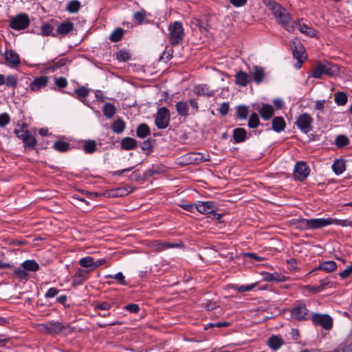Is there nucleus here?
<instances>
[{
  "label": "nucleus",
  "mask_w": 352,
  "mask_h": 352,
  "mask_svg": "<svg viewBox=\"0 0 352 352\" xmlns=\"http://www.w3.org/2000/svg\"><path fill=\"white\" fill-rule=\"evenodd\" d=\"M88 274L81 268L77 269L76 273L72 276V286L77 287L82 284L84 281L88 279Z\"/></svg>",
  "instance_id": "a211bd4d"
},
{
  "label": "nucleus",
  "mask_w": 352,
  "mask_h": 352,
  "mask_svg": "<svg viewBox=\"0 0 352 352\" xmlns=\"http://www.w3.org/2000/svg\"><path fill=\"white\" fill-rule=\"evenodd\" d=\"M49 82V77L41 76L36 78L30 85V90L31 91H38L41 88L47 86Z\"/></svg>",
  "instance_id": "f3484780"
},
{
  "label": "nucleus",
  "mask_w": 352,
  "mask_h": 352,
  "mask_svg": "<svg viewBox=\"0 0 352 352\" xmlns=\"http://www.w3.org/2000/svg\"><path fill=\"white\" fill-rule=\"evenodd\" d=\"M251 79L257 85L261 84L265 78V72L263 67L254 65L252 67V71L250 72Z\"/></svg>",
  "instance_id": "dca6fc26"
},
{
  "label": "nucleus",
  "mask_w": 352,
  "mask_h": 352,
  "mask_svg": "<svg viewBox=\"0 0 352 352\" xmlns=\"http://www.w3.org/2000/svg\"><path fill=\"white\" fill-rule=\"evenodd\" d=\"M339 276L342 278H346L352 274V262L351 265L348 266L345 270L342 272H339Z\"/></svg>",
  "instance_id": "5fc2aeb1"
},
{
  "label": "nucleus",
  "mask_w": 352,
  "mask_h": 352,
  "mask_svg": "<svg viewBox=\"0 0 352 352\" xmlns=\"http://www.w3.org/2000/svg\"><path fill=\"white\" fill-rule=\"evenodd\" d=\"M193 93L197 96H206L211 97L214 96V92L213 90H210L207 85H199L195 86L193 89Z\"/></svg>",
  "instance_id": "5701e85b"
},
{
  "label": "nucleus",
  "mask_w": 352,
  "mask_h": 352,
  "mask_svg": "<svg viewBox=\"0 0 352 352\" xmlns=\"http://www.w3.org/2000/svg\"><path fill=\"white\" fill-rule=\"evenodd\" d=\"M310 169L307 164L304 162H298L294 169V177L295 179L302 182L309 175Z\"/></svg>",
  "instance_id": "ddd939ff"
},
{
  "label": "nucleus",
  "mask_w": 352,
  "mask_h": 352,
  "mask_svg": "<svg viewBox=\"0 0 352 352\" xmlns=\"http://www.w3.org/2000/svg\"><path fill=\"white\" fill-rule=\"evenodd\" d=\"M189 104L192 108V111L190 113L192 115H195L199 111V107L198 102L197 101L196 99L190 98L189 100Z\"/></svg>",
  "instance_id": "6e6d98bb"
},
{
  "label": "nucleus",
  "mask_w": 352,
  "mask_h": 352,
  "mask_svg": "<svg viewBox=\"0 0 352 352\" xmlns=\"http://www.w3.org/2000/svg\"><path fill=\"white\" fill-rule=\"evenodd\" d=\"M74 25L69 21H65L61 23L56 29L58 34L67 35L74 30Z\"/></svg>",
  "instance_id": "b1692460"
},
{
  "label": "nucleus",
  "mask_w": 352,
  "mask_h": 352,
  "mask_svg": "<svg viewBox=\"0 0 352 352\" xmlns=\"http://www.w3.org/2000/svg\"><path fill=\"white\" fill-rule=\"evenodd\" d=\"M150 132L149 126L144 123L140 124L136 130L137 136L140 138H145L150 134Z\"/></svg>",
  "instance_id": "c9c22d12"
},
{
  "label": "nucleus",
  "mask_w": 352,
  "mask_h": 352,
  "mask_svg": "<svg viewBox=\"0 0 352 352\" xmlns=\"http://www.w3.org/2000/svg\"><path fill=\"white\" fill-rule=\"evenodd\" d=\"M326 103L325 100H318L315 102V107L316 110H319L322 111L324 109V104Z\"/></svg>",
  "instance_id": "69168bd1"
},
{
  "label": "nucleus",
  "mask_w": 352,
  "mask_h": 352,
  "mask_svg": "<svg viewBox=\"0 0 352 352\" xmlns=\"http://www.w3.org/2000/svg\"><path fill=\"white\" fill-rule=\"evenodd\" d=\"M339 72V67L330 62H320L314 68L311 76L316 78H320L322 75L329 76H336Z\"/></svg>",
  "instance_id": "20e7f679"
},
{
  "label": "nucleus",
  "mask_w": 352,
  "mask_h": 352,
  "mask_svg": "<svg viewBox=\"0 0 352 352\" xmlns=\"http://www.w3.org/2000/svg\"><path fill=\"white\" fill-rule=\"evenodd\" d=\"M177 113L182 117L186 118L189 116V106L186 101H179L175 104Z\"/></svg>",
  "instance_id": "bb28decb"
},
{
  "label": "nucleus",
  "mask_w": 352,
  "mask_h": 352,
  "mask_svg": "<svg viewBox=\"0 0 352 352\" xmlns=\"http://www.w3.org/2000/svg\"><path fill=\"white\" fill-rule=\"evenodd\" d=\"M288 265V269L290 271H294L297 270L296 260L295 258H290L287 261Z\"/></svg>",
  "instance_id": "338daca9"
},
{
  "label": "nucleus",
  "mask_w": 352,
  "mask_h": 352,
  "mask_svg": "<svg viewBox=\"0 0 352 352\" xmlns=\"http://www.w3.org/2000/svg\"><path fill=\"white\" fill-rule=\"evenodd\" d=\"M337 268V264L333 261H327L321 263L319 266L314 269L310 273L314 272L316 270H322L325 272L329 273L335 271Z\"/></svg>",
  "instance_id": "aec40b11"
},
{
  "label": "nucleus",
  "mask_w": 352,
  "mask_h": 352,
  "mask_svg": "<svg viewBox=\"0 0 352 352\" xmlns=\"http://www.w3.org/2000/svg\"><path fill=\"white\" fill-rule=\"evenodd\" d=\"M120 146L124 150H133L137 147V141L134 138L126 137L122 139Z\"/></svg>",
  "instance_id": "c85d7f7f"
},
{
  "label": "nucleus",
  "mask_w": 352,
  "mask_h": 352,
  "mask_svg": "<svg viewBox=\"0 0 352 352\" xmlns=\"http://www.w3.org/2000/svg\"><path fill=\"white\" fill-rule=\"evenodd\" d=\"M59 292V290L56 287L50 288L45 294V298H51L56 296Z\"/></svg>",
  "instance_id": "680f3d73"
},
{
  "label": "nucleus",
  "mask_w": 352,
  "mask_h": 352,
  "mask_svg": "<svg viewBox=\"0 0 352 352\" xmlns=\"http://www.w3.org/2000/svg\"><path fill=\"white\" fill-rule=\"evenodd\" d=\"M258 113L264 120H269L274 114V107L269 104H263Z\"/></svg>",
  "instance_id": "6ab92c4d"
},
{
  "label": "nucleus",
  "mask_w": 352,
  "mask_h": 352,
  "mask_svg": "<svg viewBox=\"0 0 352 352\" xmlns=\"http://www.w3.org/2000/svg\"><path fill=\"white\" fill-rule=\"evenodd\" d=\"M295 25L302 34L309 37L316 36V31L313 28L303 23L302 19H298L295 22Z\"/></svg>",
  "instance_id": "2eb2a0df"
},
{
  "label": "nucleus",
  "mask_w": 352,
  "mask_h": 352,
  "mask_svg": "<svg viewBox=\"0 0 352 352\" xmlns=\"http://www.w3.org/2000/svg\"><path fill=\"white\" fill-rule=\"evenodd\" d=\"M83 150L87 154H92L97 150V144L94 140H85L83 144Z\"/></svg>",
  "instance_id": "72a5a7b5"
},
{
  "label": "nucleus",
  "mask_w": 352,
  "mask_h": 352,
  "mask_svg": "<svg viewBox=\"0 0 352 352\" xmlns=\"http://www.w3.org/2000/svg\"><path fill=\"white\" fill-rule=\"evenodd\" d=\"M311 320L314 325L320 326L325 330H330L333 327V318L328 314L314 313Z\"/></svg>",
  "instance_id": "9d476101"
},
{
  "label": "nucleus",
  "mask_w": 352,
  "mask_h": 352,
  "mask_svg": "<svg viewBox=\"0 0 352 352\" xmlns=\"http://www.w3.org/2000/svg\"><path fill=\"white\" fill-rule=\"evenodd\" d=\"M268 6L277 23L287 32H293L295 30V25L291 23L292 16L287 10L275 1L270 2Z\"/></svg>",
  "instance_id": "f257e3e1"
},
{
  "label": "nucleus",
  "mask_w": 352,
  "mask_h": 352,
  "mask_svg": "<svg viewBox=\"0 0 352 352\" xmlns=\"http://www.w3.org/2000/svg\"><path fill=\"white\" fill-rule=\"evenodd\" d=\"M346 169L345 161L342 159H338L334 161L332 164V170L336 175H339L343 173Z\"/></svg>",
  "instance_id": "c756f323"
},
{
  "label": "nucleus",
  "mask_w": 352,
  "mask_h": 352,
  "mask_svg": "<svg viewBox=\"0 0 352 352\" xmlns=\"http://www.w3.org/2000/svg\"><path fill=\"white\" fill-rule=\"evenodd\" d=\"M146 16V12L144 10L135 12L133 14V21L138 25L142 24Z\"/></svg>",
  "instance_id": "49530a36"
},
{
  "label": "nucleus",
  "mask_w": 352,
  "mask_h": 352,
  "mask_svg": "<svg viewBox=\"0 0 352 352\" xmlns=\"http://www.w3.org/2000/svg\"><path fill=\"white\" fill-rule=\"evenodd\" d=\"M40 269L39 264L34 260H26L21 264V267L14 269V274L20 280H27L29 272H36Z\"/></svg>",
  "instance_id": "39448f33"
},
{
  "label": "nucleus",
  "mask_w": 352,
  "mask_h": 352,
  "mask_svg": "<svg viewBox=\"0 0 352 352\" xmlns=\"http://www.w3.org/2000/svg\"><path fill=\"white\" fill-rule=\"evenodd\" d=\"M40 330H43L49 335H58L60 333L69 334L73 331V329L68 324L58 321H48L39 324Z\"/></svg>",
  "instance_id": "f03ea898"
},
{
  "label": "nucleus",
  "mask_w": 352,
  "mask_h": 352,
  "mask_svg": "<svg viewBox=\"0 0 352 352\" xmlns=\"http://www.w3.org/2000/svg\"><path fill=\"white\" fill-rule=\"evenodd\" d=\"M178 245V244L173 243H159L157 245L156 250L158 251H162L166 249L177 247Z\"/></svg>",
  "instance_id": "3c124183"
},
{
  "label": "nucleus",
  "mask_w": 352,
  "mask_h": 352,
  "mask_svg": "<svg viewBox=\"0 0 352 352\" xmlns=\"http://www.w3.org/2000/svg\"><path fill=\"white\" fill-rule=\"evenodd\" d=\"M24 147L25 148L34 149L37 144L36 139L32 135L30 134L28 137H26L23 141Z\"/></svg>",
  "instance_id": "a19ab883"
},
{
  "label": "nucleus",
  "mask_w": 352,
  "mask_h": 352,
  "mask_svg": "<svg viewBox=\"0 0 352 352\" xmlns=\"http://www.w3.org/2000/svg\"><path fill=\"white\" fill-rule=\"evenodd\" d=\"M126 309L131 313H138L140 307L137 304H129L126 306Z\"/></svg>",
  "instance_id": "774afa93"
},
{
  "label": "nucleus",
  "mask_w": 352,
  "mask_h": 352,
  "mask_svg": "<svg viewBox=\"0 0 352 352\" xmlns=\"http://www.w3.org/2000/svg\"><path fill=\"white\" fill-rule=\"evenodd\" d=\"M89 92L90 89L85 87V86L77 88L74 91V94L76 95V98L81 102H84V99H85L89 96Z\"/></svg>",
  "instance_id": "4c0bfd02"
},
{
  "label": "nucleus",
  "mask_w": 352,
  "mask_h": 352,
  "mask_svg": "<svg viewBox=\"0 0 352 352\" xmlns=\"http://www.w3.org/2000/svg\"><path fill=\"white\" fill-rule=\"evenodd\" d=\"M125 127V122L121 118L116 119L111 126L113 131L117 134L122 133L124 131Z\"/></svg>",
  "instance_id": "f704fd0d"
},
{
  "label": "nucleus",
  "mask_w": 352,
  "mask_h": 352,
  "mask_svg": "<svg viewBox=\"0 0 352 352\" xmlns=\"http://www.w3.org/2000/svg\"><path fill=\"white\" fill-rule=\"evenodd\" d=\"M124 35V30L121 28H116L109 36V39L112 42H118Z\"/></svg>",
  "instance_id": "79ce46f5"
},
{
  "label": "nucleus",
  "mask_w": 352,
  "mask_h": 352,
  "mask_svg": "<svg viewBox=\"0 0 352 352\" xmlns=\"http://www.w3.org/2000/svg\"><path fill=\"white\" fill-rule=\"evenodd\" d=\"M67 63V60L65 58H61V59H59L58 61H56V62H54L51 68L53 69V70H55L58 68H60L63 66H65V64Z\"/></svg>",
  "instance_id": "e2e57ef3"
},
{
  "label": "nucleus",
  "mask_w": 352,
  "mask_h": 352,
  "mask_svg": "<svg viewBox=\"0 0 352 352\" xmlns=\"http://www.w3.org/2000/svg\"><path fill=\"white\" fill-rule=\"evenodd\" d=\"M232 138L236 143H241L247 139V131L243 128H236L233 130Z\"/></svg>",
  "instance_id": "cd10ccee"
},
{
  "label": "nucleus",
  "mask_w": 352,
  "mask_h": 352,
  "mask_svg": "<svg viewBox=\"0 0 352 352\" xmlns=\"http://www.w3.org/2000/svg\"><path fill=\"white\" fill-rule=\"evenodd\" d=\"M189 163L199 164L202 162L207 161L206 159H204V156L201 153H191L188 154Z\"/></svg>",
  "instance_id": "c03bdc74"
},
{
  "label": "nucleus",
  "mask_w": 352,
  "mask_h": 352,
  "mask_svg": "<svg viewBox=\"0 0 352 352\" xmlns=\"http://www.w3.org/2000/svg\"><path fill=\"white\" fill-rule=\"evenodd\" d=\"M10 121V117L7 113L0 114V127H4Z\"/></svg>",
  "instance_id": "864d4df0"
},
{
  "label": "nucleus",
  "mask_w": 352,
  "mask_h": 352,
  "mask_svg": "<svg viewBox=\"0 0 352 352\" xmlns=\"http://www.w3.org/2000/svg\"><path fill=\"white\" fill-rule=\"evenodd\" d=\"M111 307V305L109 303L104 302L98 303V304L96 305L95 309H100V310L107 311L109 310Z\"/></svg>",
  "instance_id": "0e129e2a"
},
{
  "label": "nucleus",
  "mask_w": 352,
  "mask_h": 352,
  "mask_svg": "<svg viewBox=\"0 0 352 352\" xmlns=\"http://www.w3.org/2000/svg\"><path fill=\"white\" fill-rule=\"evenodd\" d=\"M349 143L348 138L344 135H339L336 137L335 140V144L338 148H342L346 146Z\"/></svg>",
  "instance_id": "de8ad7c7"
},
{
  "label": "nucleus",
  "mask_w": 352,
  "mask_h": 352,
  "mask_svg": "<svg viewBox=\"0 0 352 352\" xmlns=\"http://www.w3.org/2000/svg\"><path fill=\"white\" fill-rule=\"evenodd\" d=\"M335 102L339 106H344L347 103V95L342 91H339L334 94Z\"/></svg>",
  "instance_id": "58836bf2"
},
{
  "label": "nucleus",
  "mask_w": 352,
  "mask_h": 352,
  "mask_svg": "<svg viewBox=\"0 0 352 352\" xmlns=\"http://www.w3.org/2000/svg\"><path fill=\"white\" fill-rule=\"evenodd\" d=\"M81 5L78 0H72L67 5V10L69 13H76L80 8Z\"/></svg>",
  "instance_id": "37998d69"
},
{
  "label": "nucleus",
  "mask_w": 352,
  "mask_h": 352,
  "mask_svg": "<svg viewBox=\"0 0 352 352\" xmlns=\"http://www.w3.org/2000/svg\"><path fill=\"white\" fill-rule=\"evenodd\" d=\"M103 114L107 118H111L116 112V107L113 103L107 102L102 108Z\"/></svg>",
  "instance_id": "2f4dec72"
},
{
  "label": "nucleus",
  "mask_w": 352,
  "mask_h": 352,
  "mask_svg": "<svg viewBox=\"0 0 352 352\" xmlns=\"http://www.w3.org/2000/svg\"><path fill=\"white\" fill-rule=\"evenodd\" d=\"M52 147L58 152L64 153L70 149V144L65 141L58 140L54 142Z\"/></svg>",
  "instance_id": "473e14b6"
},
{
  "label": "nucleus",
  "mask_w": 352,
  "mask_h": 352,
  "mask_svg": "<svg viewBox=\"0 0 352 352\" xmlns=\"http://www.w3.org/2000/svg\"><path fill=\"white\" fill-rule=\"evenodd\" d=\"M264 279L267 281H281L282 278L280 276L277 274L265 273L264 275Z\"/></svg>",
  "instance_id": "603ef678"
},
{
  "label": "nucleus",
  "mask_w": 352,
  "mask_h": 352,
  "mask_svg": "<svg viewBox=\"0 0 352 352\" xmlns=\"http://www.w3.org/2000/svg\"><path fill=\"white\" fill-rule=\"evenodd\" d=\"M5 58L6 60L14 67L19 66L21 64V60L19 55L12 50H7L6 52Z\"/></svg>",
  "instance_id": "4be33fe9"
},
{
  "label": "nucleus",
  "mask_w": 352,
  "mask_h": 352,
  "mask_svg": "<svg viewBox=\"0 0 352 352\" xmlns=\"http://www.w3.org/2000/svg\"><path fill=\"white\" fill-rule=\"evenodd\" d=\"M78 263L81 267L86 269L84 270L87 273H90L94 270V258L91 256H88L80 258Z\"/></svg>",
  "instance_id": "a878e982"
},
{
  "label": "nucleus",
  "mask_w": 352,
  "mask_h": 352,
  "mask_svg": "<svg viewBox=\"0 0 352 352\" xmlns=\"http://www.w3.org/2000/svg\"><path fill=\"white\" fill-rule=\"evenodd\" d=\"M311 313L304 302H298L291 310V316L293 319L298 321H305L310 320L312 316Z\"/></svg>",
  "instance_id": "0eeeda50"
},
{
  "label": "nucleus",
  "mask_w": 352,
  "mask_h": 352,
  "mask_svg": "<svg viewBox=\"0 0 352 352\" xmlns=\"http://www.w3.org/2000/svg\"><path fill=\"white\" fill-rule=\"evenodd\" d=\"M260 120L256 113L253 112L249 117L248 126L250 129H256L260 125Z\"/></svg>",
  "instance_id": "ea45409f"
},
{
  "label": "nucleus",
  "mask_w": 352,
  "mask_h": 352,
  "mask_svg": "<svg viewBox=\"0 0 352 352\" xmlns=\"http://www.w3.org/2000/svg\"><path fill=\"white\" fill-rule=\"evenodd\" d=\"M249 113L248 107L246 105L241 104L236 107V118L239 120H245Z\"/></svg>",
  "instance_id": "e433bc0d"
},
{
  "label": "nucleus",
  "mask_w": 352,
  "mask_h": 352,
  "mask_svg": "<svg viewBox=\"0 0 352 352\" xmlns=\"http://www.w3.org/2000/svg\"><path fill=\"white\" fill-rule=\"evenodd\" d=\"M108 278H114L122 285H125L124 276L122 272H118L115 275H109Z\"/></svg>",
  "instance_id": "13d9d810"
},
{
  "label": "nucleus",
  "mask_w": 352,
  "mask_h": 352,
  "mask_svg": "<svg viewBox=\"0 0 352 352\" xmlns=\"http://www.w3.org/2000/svg\"><path fill=\"white\" fill-rule=\"evenodd\" d=\"M195 209L201 214H210L219 210V204L216 201H197L195 204Z\"/></svg>",
  "instance_id": "f8f14e48"
},
{
  "label": "nucleus",
  "mask_w": 352,
  "mask_h": 352,
  "mask_svg": "<svg viewBox=\"0 0 352 352\" xmlns=\"http://www.w3.org/2000/svg\"><path fill=\"white\" fill-rule=\"evenodd\" d=\"M17 83H18V78L16 76L9 75L6 78L5 84L8 87H10V88H12L13 89H14L17 86Z\"/></svg>",
  "instance_id": "09e8293b"
},
{
  "label": "nucleus",
  "mask_w": 352,
  "mask_h": 352,
  "mask_svg": "<svg viewBox=\"0 0 352 352\" xmlns=\"http://www.w3.org/2000/svg\"><path fill=\"white\" fill-rule=\"evenodd\" d=\"M230 110V105L228 102H223L221 104L220 107L219 109V111L221 115L226 116L228 114Z\"/></svg>",
  "instance_id": "4d7b16f0"
},
{
  "label": "nucleus",
  "mask_w": 352,
  "mask_h": 352,
  "mask_svg": "<svg viewBox=\"0 0 352 352\" xmlns=\"http://www.w3.org/2000/svg\"><path fill=\"white\" fill-rule=\"evenodd\" d=\"M27 125L26 124L23 123L21 125V129H15L14 130V133L16 134L18 138L23 141V140L28 137V135L30 134V133L28 130H24L25 128H26Z\"/></svg>",
  "instance_id": "a18cd8bd"
},
{
  "label": "nucleus",
  "mask_w": 352,
  "mask_h": 352,
  "mask_svg": "<svg viewBox=\"0 0 352 352\" xmlns=\"http://www.w3.org/2000/svg\"><path fill=\"white\" fill-rule=\"evenodd\" d=\"M341 220L333 219L332 218H318V219H303L300 221L301 225L305 230H316L326 227L332 224L342 225Z\"/></svg>",
  "instance_id": "7ed1b4c3"
},
{
  "label": "nucleus",
  "mask_w": 352,
  "mask_h": 352,
  "mask_svg": "<svg viewBox=\"0 0 352 352\" xmlns=\"http://www.w3.org/2000/svg\"><path fill=\"white\" fill-rule=\"evenodd\" d=\"M170 111L168 108L162 107L157 109L155 119V124L157 129H164L167 128L170 124Z\"/></svg>",
  "instance_id": "6e6552de"
},
{
  "label": "nucleus",
  "mask_w": 352,
  "mask_h": 352,
  "mask_svg": "<svg viewBox=\"0 0 352 352\" xmlns=\"http://www.w3.org/2000/svg\"><path fill=\"white\" fill-rule=\"evenodd\" d=\"M30 25V19L27 14H19L12 18L9 26L14 30H23Z\"/></svg>",
  "instance_id": "9b49d317"
},
{
  "label": "nucleus",
  "mask_w": 352,
  "mask_h": 352,
  "mask_svg": "<svg viewBox=\"0 0 352 352\" xmlns=\"http://www.w3.org/2000/svg\"><path fill=\"white\" fill-rule=\"evenodd\" d=\"M272 128L274 131L280 133L285 130L286 122L283 117L277 116L272 120Z\"/></svg>",
  "instance_id": "393cba45"
},
{
  "label": "nucleus",
  "mask_w": 352,
  "mask_h": 352,
  "mask_svg": "<svg viewBox=\"0 0 352 352\" xmlns=\"http://www.w3.org/2000/svg\"><path fill=\"white\" fill-rule=\"evenodd\" d=\"M235 83L238 85L245 87L250 82L251 78L245 72L239 71L235 74Z\"/></svg>",
  "instance_id": "412c9836"
},
{
  "label": "nucleus",
  "mask_w": 352,
  "mask_h": 352,
  "mask_svg": "<svg viewBox=\"0 0 352 352\" xmlns=\"http://www.w3.org/2000/svg\"><path fill=\"white\" fill-rule=\"evenodd\" d=\"M169 43L173 46L180 44L184 37V31L182 24L179 21H175L168 26Z\"/></svg>",
  "instance_id": "423d86ee"
},
{
  "label": "nucleus",
  "mask_w": 352,
  "mask_h": 352,
  "mask_svg": "<svg viewBox=\"0 0 352 352\" xmlns=\"http://www.w3.org/2000/svg\"><path fill=\"white\" fill-rule=\"evenodd\" d=\"M283 340L278 336H271L267 341L269 346L273 350H277L283 344Z\"/></svg>",
  "instance_id": "7c9ffc66"
},
{
  "label": "nucleus",
  "mask_w": 352,
  "mask_h": 352,
  "mask_svg": "<svg viewBox=\"0 0 352 352\" xmlns=\"http://www.w3.org/2000/svg\"><path fill=\"white\" fill-rule=\"evenodd\" d=\"M314 118L307 113H303L296 118L295 124L296 126L304 133H308L312 131Z\"/></svg>",
  "instance_id": "1a4fd4ad"
},
{
  "label": "nucleus",
  "mask_w": 352,
  "mask_h": 352,
  "mask_svg": "<svg viewBox=\"0 0 352 352\" xmlns=\"http://www.w3.org/2000/svg\"><path fill=\"white\" fill-rule=\"evenodd\" d=\"M55 85L59 88H65L67 86V80L64 77H59L55 79Z\"/></svg>",
  "instance_id": "bf43d9fd"
},
{
  "label": "nucleus",
  "mask_w": 352,
  "mask_h": 352,
  "mask_svg": "<svg viewBox=\"0 0 352 352\" xmlns=\"http://www.w3.org/2000/svg\"><path fill=\"white\" fill-rule=\"evenodd\" d=\"M117 59L120 61L126 62L131 59L130 53L124 50H121L116 53Z\"/></svg>",
  "instance_id": "8fccbe9b"
},
{
  "label": "nucleus",
  "mask_w": 352,
  "mask_h": 352,
  "mask_svg": "<svg viewBox=\"0 0 352 352\" xmlns=\"http://www.w3.org/2000/svg\"><path fill=\"white\" fill-rule=\"evenodd\" d=\"M53 27L50 24H45L41 27V33L43 36L51 35Z\"/></svg>",
  "instance_id": "052dcab7"
},
{
  "label": "nucleus",
  "mask_w": 352,
  "mask_h": 352,
  "mask_svg": "<svg viewBox=\"0 0 352 352\" xmlns=\"http://www.w3.org/2000/svg\"><path fill=\"white\" fill-rule=\"evenodd\" d=\"M292 50L294 58H296V60H298V63L299 64L298 67L300 68L301 67V64L307 58L305 48L301 45L300 43H298L297 44L294 43L293 45H292Z\"/></svg>",
  "instance_id": "4468645a"
}]
</instances>
